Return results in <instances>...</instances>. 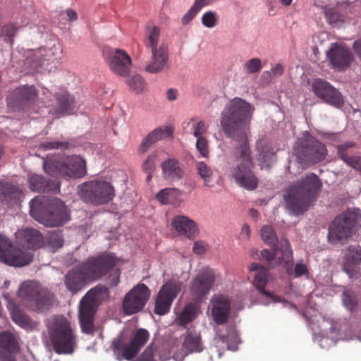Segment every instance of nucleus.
Here are the masks:
<instances>
[{
  "label": "nucleus",
  "mask_w": 361,
  "mask_h": 361,
  "mask_svg": "<svg viewBox=\"0 0 361 361\" xmlns=\"http://www.w3.org/2000/svg\"><path fill=\"white\" fill-rule=\"evenodd\" d=\"M253 110L249 103L235 97L225 106L221 118L225 135L236 142L233 152L235 164L230 168V176L240 187L250 191L255 190L259 184L253 171L255 162L247 138Z\"/></svg>",
  "instance_id": "1"
},
{
  "label": "nucleus",
  "mask_w": 361,
  "mask_h": 361,
  "mask_svg": "<svg viewBox=\"0 0 361 361\" xmlns=\"http://www.w3.org/2000/svg\"><path fill=\"white\" fill-rule=\"evenodd\" d=\"M118 259L112 253L88 258L85 262L68 270L64 276V284L73 295L80 291L87 283L96 281L114 268Z\"/></svg>",
  "instance_id": "2"
},
{
  "label": "nucleus",
  "mask_w": 361,
  "mask_h": 361,
  "mask_svg": "<svg viewBox=\"0 0 361 361\" xmlns=\"http://www.w3.org/2000/svg\"><path fill=\"white\" fill-rule=\"evenodd\" d=\"M322 185V182L316 174L308 173L286 190L283 197L286 207L295 214H302L315 200Z\"/></svg>",
  "instance_id": "3"
},
{
  "label": "nucleus",
  "mask_w": 361,
  "mask_h": 361,
  "mask_svg": "<svg viewBox=\"0 0 361 361\" xmlns=\"http://www.w3.org/2000/svg\"><path fill=\"white\" fill-rule=\"evenodd\" d=\"M30 212L40 224H44V220L53 221L51 226H62L71 219L70 211L64 202L56 197H35L30 202Z\"/></svg>",
  "instance_id": "4"
},
{
  "label": "nucleus",
  "mask_w": 361,
  "mask_h": 361,
  "mask_svg": "<svg viewBox=\"0 0 361 361\" xmlns=\"http://www.w3.org/2000/svg\"><path fill=\"white\" fill-rule=\"evenodd\" d=\"M44 169L51 176H61L65 179L80 178L87 175L85 160L79 155L48 158L44 162Z\"/></svg>",
  "instance_id": "5"
},
{
  "label": "nucleus",
  "mask_w": 361,
  "mask_h": 361,
  "mask_svg": "<svg viewBox=\"0 0 361 361\" xmlns=\"http://www.w3.org/2000/svg\"><path fill=\"white\" fill-rule=\"evenodd\" d=\"M49 334L56 353L70 354L74 351L76 336L66 318L63 316L54 317L49 324Z\"/></svg>",
  "instance_id": "6"
},
{
  "label": "nucleus",
  "mask_w": 361,
  "mask_h": 361,
  "mask_svg": "<svg viewBox=\"0 0 361 361\" xmlns=\"http://www.w3.org/2000/svg\"><path fill=\"white\" fill-rule=\"evenodd\" d=\"M18 296L30 309L40 312L49 310L54 302V295L50 290L31 281L21 284Z\"/></svg>",
  "instance_id": "7"
},
{
  "label": "nucleus",
  "mask_w": 361,
  "mask_h": 361,
  "mask_svg": "<svg viewBox=\"0 0 361 361\" xmlns=\"http://www.w3.org/2000/svg\"><path fill=\"white\" fill-rule=\"evenodd\" d=\"M146 39L145 46L152 53V61L146 66L145 71L149 73L161 72L168 61V47L164 43L159 44L160 30L155 25L145 27Z\"/></svg>",
  "instance_id": "8"
},
{
  "label": "nucleus",
  "mask_w": 361,
  "mask_h": 361,
  "mask_svg": "<svg viewBox=\"0 0 361 361\" xmlns=\"http://www.w3.org/2000/svg\"><path fill=\"white\" fill-rule=\"evenodd\" d=\"M293 153L300 164H314L326 158L328 150L324 144L306 131L302 137L298 139Z\"/></svg>",
  "instance_id": "9"
},
{
  "label": "nucleus",
  "mask_w": 361,
  "mask_h": 361,
  "mask_svg": "<svg viewBox=\"0 0 361 361\" xmlns=\"http://www.w3.org/2000/svg\"><path fill=\"white\" fill-rule=\"evenodd\" d=\"M77 195L85 203L101 205L113 200L115 192L109 181L97 179L78 185Z\"/></svg>",
  "instance_id": "10"
},
{
  "label": "nucleus",
  "mask_w": 361,
  "mask_h": 361,
  "mask_svg": "<svg viewBox=\"0 0 361 361\" xmlns=\"http://www.w3.org/2000/svg\"><path fill=\"white\" fill-rule=\"evenodd\" d=\"M33 259L30 252L13 245L5 235L0 234V261L13 267L28 265Z\"/></svg>",
  "instance_id": "11"
},
{
  "label": "nucleus",
  "mask_w": 361,
  "mask_h": 361,
  "mask_svg": "<svg viewBox=\"0 0 361 361\" xmlns=\"http://www.w3.org/2000/svg\"><path fill=\"white\" fill-rule=\"evenodd\" d=\"M150 297V290L144 283H138L124 297L123 310L126 314L131 315L142 310Z\"/></svg>",
  "instance_id": "12"
},
{
  "label": "nucleus",
  "mask_w": 361,
  "mask_h": 361,
  "mask_svg": "<svg viewBox=\"0 0 361 361\" xmlns=\"http://www.w3.org/2000/svg\"><path fill=\"white\" fill-rule=\"evenodd\" d=\"M181 290V283L168 281L164 283L156 297L154 312L157 315H164L171 309L174 299Z\"/></svg>",
  "instance_id": "13"
},
{
  "label": "nucleus",
  "mask_w": 361,
  "mask_h": 361,
  "mask_svg": "<svg viewBox=\"0 0 361 361\" xmlns=\"http://www.w3.org/2000/svg\"><path fill=\"white\" fill-rule=\"evenodd\" d=\"M311 88L318 98L332 106L340 108L344 104L341 92L324 79H314L312 82Z\"/></svg>",
  "instance_id": "14"
},
{
  "label": "nucleus",
  "mask_w": 361,
  "mask_h": 361,
  "mask_svg": "<svg viewBox=\"0 0 361 361\" xmlns=\"http://www.w3.org/2000/svg\"><path fill=\"white\" fill-rule=\"evenodd\" d=\"M215 281L213 269L205 267L200 271L190 283V292L195 300H202L211 290Z\"/></svg>",
  "instance_id": "15"
},
{
  "label": "nucleus",
  "mask_w": 361,
  "mask_h": 361,
  "mask_svg": "<svg viewBox=\"0 0 361 361\" xmlns=\"http://www.w3.org/2000/svg\"><path fill=\"white\" fill-rule=\"evenodd\" d=\"M250 271L255 272L253 276V285L256 289L264 295L267 300L268 303L280 302L281 298L265 289V286L268 282L269 271L264 267L257 263H252L250 266Z\"/></svg>",
  "instance_id": "16"
},
{
  "label": "nucleus",
  "mask_w": 361,
  "mask_h": 361,
  "mask_svg": "<svg viewBox=\"0 0 361 361\" xmlns=\"http://www.w3.org/2000/svg\"><path fill=\"white\" fill-rule=\"evenodd\" d=\"M18 244L30 250H37L44 245V237L33 227L20 229L15 233Z\"/></svg>",
  "instance_id": "17"
},
{
  "label": "nucleus",
  "mask_w": 361,
  "mask_h": 361,
  "mask_svg": "<svg viewBox=\"0 0 361 361\" xmlns=\"http://www.w3.org/2000/svg\"><path fill=\"white\" fill-rule=\"evenodd\" d=\"M106 61L111 70L120 76H126L130 72L131 59L126 51L116 49L109 53Z\"/></svg>",
  "instance_id": "18"
},
{
  "label": "nucleus",
  "mask_w": 361,
  "mask_h": 361,
  "mask_svg": "<svg viewBox=\"0 0 361 361\" xmlns=\"http://www.w3.org/2000/svg\"><path fill=\"white\" fill-rule=\"evenodd\" d=\"M332 67L340 71L347 68L353 60V56L346 47L335 44L326 53Z\"/></svg>",
  "instance_id": "19"
},
{
  "label": "nucleus",
  "mask_w": 361,
  "mask_h": 361,
  "mask_svg": "<svg viewBox=\"0 0 361 361\" xmlns=\"http://www.w3.org/2000/svg\"><path fill=\"white\" fill-rule=\"evenodd\" d=\"M96 303L84 297L80 303L79 319L82 331L92 334L94 331V316Z\"/></svg>",
  "instance_id": "20"
},
{
  "label": "nucleus",
  "mask_w": 361,
  "mask_h": 361,
  "mask_svg": "<svg viewBox=\"0 0 361 361\" xmlns=\"http://www.w3.org/2000/svg\"><path fill=\"white\" fill-rule=\"evenodd\" d=\"M20 346L16 336L9 331L0 333V360L16 361L13 353L19 350Z\"/></svg>",
  "instance_id": "21"
},
{
  "label": "nucleus",
  "mask_w": 361,
  "mask_h": 361,
  "mask_svg": "<svg viewBox=\"0 0 361 361\" xmlns=\"http://www.w3.org/2000/svg\"><path fill=\"white\" fill-rule=\"evenodd\" d=\"M211 303V314L214 322L218 325L226 323L228 319L231 307L228 299L223 295H216L212 299Z\"/></svg>",
  "instance_id": "22"
},
{
  "label": "nucleus",
  "mask_w": 361,
  "mask_h": 361,
  "mask_svg": "<svg viewBox=\"0 0 361 361\" xmlns=\"http://www.w3.org/2000/svg\"><path fill=\"white\" fill-rule=\"evenodd\" d=\"M30 188L37 192H54L60 191V181L54 179H45L43 176L37 174L32 175L29 178Z\"/></svg>",
  "instance_id": "23"
},
{
  "label": "nucleus",
  "mask_w": 361,
  "mask_h": 361,
  "mask_svg": "<svg viewBox=\"0 0 361 361\" xmlns=\"http://www.w3.org/2000/svg\"><path fill=\"white\" fill-rule=\"evenodd\" d=\"M22 197L21 190L16 185L0 180V201L8 206L16 204Z\"/></svg>",
  "instance_id": "24"
},
{
  "label": "nucleus",
  "mask_w": 361,
  "mask_h": 361,
  "mask_svg": "<svg viewBox=\"0 0 361 361\" xmlns=\"http://www.w3.org/2000/svg\"><path fill=\"white\" fill-rule=\"evenodd\" d=\"M173 130L169 126H161L155 128L142 140L139 147V152L145 153L155 142L165 137H171Z\"/></svg>",
  "instance_id": "25"
},
{
  "label": "nucleus",
  "mask_w": 361,
  "mask_h": 361,
  "mask_svg": "<svg viewBox=\"0 0 361 361\" xmlns=\"http://www.w3.org/2000/svg\"><path fill=\"white\" fill-rule=\"evenodd\" d=\"M161 168L163 178L168 181H178L183 177L184 171L176 159H167L161 163Z\"/></svg>",
  "instance_id": "26"
},
{
  "label": "nucleus",
  "mask_w": 361,
  "mask_h": 361,
  "mask_svg": "<svg viewBox=\"0 0 361 361\" xmlns=\"http://www.w3.org/2000/svg\"><path fill=\"white\" fill-rule=\"evenodd\" d=\"M256 149L258 152L257 160L260 162L261 169L270 168L275 161V151L271 145L265 140L257 142Z\"/></svg>",
  "instance_id": "27"
},
{
  "label": "nucleus",
  "mask_w": 361,
  "mask_h": 361,
  "mask_svg": "<svg viewBox=\"0 0 361 361\" xmlns=\"http://www.w3.org/2000/svg\"><path fill=\"white\" fill-rule=\"evenodd\" d=\"M56 104H51L54 107L56 114L69 113L75 108L74 97L69 94L65 89L54 90Z\"/></svg>",
  "instance_id": "28"
},
{
  "label": "nucleus",
  "mask_w": 361,
  "mask_h": 361,
  "mask_svg": "<svg viewBox=\"0 0 361 361\" xmlns=\"http://www.w3.org/2000/svg\"><path fill=\"white\" fill-rule=\"evenodd\" d=\"M354 227H329L328 239L333 244H345L352 237Z\"/></svg>",
  "instance_id": "29"
},
{
  "label": "nucleus",
  "mask_w": 361,
  "mask_h": 361,
  "mask_svg": "<svg viewBox=\"0 0 361 361\" xmlns=\"http://www.w3.org/2000/svg\"><path fill=\"white\" fill-rule=\"evenodd\" d=\"M13 97L18 104L26 105L35 102L37 92L33 86H20L13 90Z\"/></svg>",
  "instance_id": "30"
},
{
  "label": "nucleus",
  "mask_w": 361,
  "mask_h": 361,
  "mask_svg": "<svg viewBox=\"0 0 361 361\" xmlns=\"http://www.w3.org/2000/svg\"><path fill=\"white\" fill-rule=\"evenodd\" d=\"M361 220V212L358 209H350L338 215L331 226H355Z\"/></svg>",
  "instance_id": "31"
},
{
  "label": "nucleus",
  "mask_w": 361,
  "mask_h": 361,
  "mask_svg": "<svg viewBox=\"0 0 361 361\" xmlns=\"http://www.w3.org/2000/svg\"><path fill=\"white\" fill-rule=\"evenodd\" d=\"M216 338L223 343H226L228 350H236L238 345L240 343L239 335L235 329L232 327H226L225 332L222 330H218L216 333Z\"/></svg>",
  "instance_id": "32"
},
{
  "label": "nucleus",
  "mask_w": 361,
  "mask_h": 361,
  "mask_svg": "<svg viewBox=\"0 0 361 361\" xmlns=\"http://www.w3.org/2000/svg\"><path fill=\"white\" fill-rule=\"evenodd\" d=\"M183 350L188 355L192 353L201 352L202 345L200 334L196 331L188 332L183 343Z\"/></svg>",
  "instance_id": "33"
},
{
  "label": "nucleus",
  "mask_w": 361,
  "mask_h": 361,
  "mask_svg": "<svg viewBox=\"0 0 361 361\" xmlns=\"http://www.w3.org/2000/svg\"><path fill=\"white\" fill-rule=\"evenodd\" d=\"M54 52L51 49L40 48L33 52V68L37 71L45 66L46 62L52 59Z\"/></svg>",
  "instance_id": "34"
},
{
  "label": "nucleus",
  "mask_w": 361,
  "mask_h": 361,
  "mask_svg": "<svg viewBox=\"0 0 361 361\" xmlns=\"http://www.w3.org/2000/svg\"><path fill=\"white\" fill-rule=\"evenodd\" d=\"M11 317L16 324L23 329H30L34 326V323L30 317L16 306L11 309Z\"/></svg>",
  "instance_id": "35"
},
{
  "label": "nucleus",
  "mask_w": 361,
  "mask_h": 361,
  "mask_svg": "<svg viewBox=\"0 0 361 361\" xmlns=\"http://www.w3.org/2000/svg\"><path fill=\"white\" fill-rule=\"evenodd\" d=\"M180 196V191L174 188L161 190L157 195L156 199L162 204H173Z\"/></svg>",
  "instance_id": "36"
},
{
  "label": "nucleus",
  "mask_w": 361,
  "mask_h": 361,
  "mask_svg": "<svg viewBox=\"0 0 361 361\" xmlns=\"http://www.w3.org/2000/svg\"><path fill=\"white\" fill-rule=\"evenodd\" d=\"M63 237L61 231L49 232L44 237V247H49L53 252L61 248L63 245Z\"/></svg>",
  "instance_id": "37"
},
{
  "label": "nucleus",
  "mask_w": 361,
  "mask_h": 361,
  "mask_svg": "<svg viewBox=\"0 0 361 361\" xmlns=\"http://www.w3.org/2000/svg\"><path fill=\"white\" fill-rule=\"evenodd\" d=\"M196 308L194 305H186L176 319V323L181 326H185L192 322L195 318Z\"/></svg>",
  "instance_id": "38"
},
{
  "label": "nucleus",
  "mask_w": 361,
  "mask_h": 361,
  "mask_svg": "<svg viewBox=\"0 0 361 361\" xmlns=\"http://www.w3.org/2000/svg\"><path fill=\"white\" fill-rule=\"evenodd\" d=\"M114 349L122 351V357L126 360L133 359L140 350L130 341L126 344L121 343V342L116 343L114 344Z\"/></svg>",
  "instance_id": "39"
},
{
  "label": "nucleus",
  "mask_w": 361,
  "mask_h": 361,
  "mask_svg": "<svg viewBox=\"0 0 361 361\" xmlns=\"http://www.w3.org/2000/svg\"><path fill=\"white\" fill-rule=\"evenodd\" d=\"M361 257L352 256L351 259H348L343 265V271L348 275L351 279L358 278L360 271V262Z\"/></svg>",
  "instance_id": "40"
},
{
  "label": "nucleus",
  "mask_w": 361,
  "mask_h": 361,
  "mask_svg": "<svg viewBox=\"0 0 361 361\" xmlns=\"http://www.w3.org/2000/svg\"><path fill=\"white\" fill-rule=\"evenodd\" d=\"M279 243L280 244V249L278 247L276 249L281 252V257H279L280 262L285 264L291 262L293 261V252L290 243L286 239H281Z\"/></svg>",
  "instance_id": "41"
},
{
  "label": "nucleus",
  "mask_w": 361,
  "mask_h": 361,
  "mask_svg": "<svg viewBox=\"0 0 361 361\" xmlns=\"http://www.w3.org/2000/svg\"><path fill=\"white\" fill-rule=\"evenodd\" d=\"M342 300L343 305L351 312L356 308L358 302L357 295L351 289H345L343 290Z\"/></svg>",
  "instance_id": "42"
},
{
  "label": "nucleus",
  "mask_w": 361,
  "mask_h": 361,
  "mask_svg": "<svg viewBox=\"0 0 361 361\" xmlns=\"http://www.w3.org/2000/svg\"><path fill=\"white\" fill-rule=\"evenodd\" d=\"M109 293L108 288L103 286H97L91 288L85 295V297L97 303L103 300Z\"/></svg>",
  "instance_id": "43"
},
{
  "label": "nucleus",
  "mask_w": 361,
  "mask_h": 361,
  "mask_svg": "<svg viewBox=\"0 0 361 361\" xmlns=\"http://www.w3.org/2000/svg\"><path fill=\"white\" fill-rule=\"evenodd\" d=\"M149 338V334L148 331L145 329L140 328L135 331L130 341L137 347L139 350H140L147 342Z\"/></svg>",
  "instance_id": "44"
},
{
  "label": "nucleus",
  "mask_w": 361,
  "mask_h": 361,
  "mask_svg": "<svg viewBox=\"0 0 361 361\" xmlns=\"http://www.w3.org/2000/svg\"><path fill=\"white\" fill-rule=\"evenodd\" d=\"M261 235L265 243L271 247H276L279 240L273 227H262Z\"/></svg>",
  "instance_id": "45"
},
{
  "label": "nucleus",
  "mask_w": 361,
  "mask_h": 361,
  "mask_svg": "<svg viewBox=\"0 0 361 361\" xmlns=\"http://www.w3.org/2000/svg\"><path fill=\"white\" fill-rule=\"evenodd\" d=\"M196 168L200 176L204 180V185L209 186L208 183L210 181L213 175L212 169L203 161H199L196 164Z\"/></svg>",
  "instance_id": "46"
},
{
  "label": "nucleus",
  "mask_w": 361,
  "mask_h": 361,
  "mask_svg": "<svg viewBox=\"0 0 361 361\" xmlns=\"http://www.w3.org/2000/svg\"><path fill=\"white\" fill-rule=\"evenodd\" d=\"M356 145L355 142L349 141L345 142L343 144L338 145L336 147L337 155L339 159L343 161H345L350 155L349 154V150L350 148L355 147Z\"/></svg>",
  "instance_id": "47"
},
{
  "label": "nucleus",
  "mask_w": 361,
  "mask_h": 361,
  "mask_svg": "<svg viewBox=\"0 0 361 361\" xmlns=\"http://www.w3.org/2000/svg\"><path fill=\"white\" fill-rule=\"evenodd\" d=\"M128 85L136 93H140L145 87V82L141 75H135L129 80Z\"/></svg>",
  "instance_id": "48"
},
{
  "label": "nucleus",
  "mask_w": 361,
  "mask_h": 361,
  "mask_svg": "<svg viewBox=\"0 0 361 361\" xmlns=\"http://www.w3.org/2000/svg\"><path fill=\"white\" fill-rule=\"evenodd\" d=\"M218 21V15L215 11H209L202 16V23L208 28L214 27Z\"/></svg>",
  "instance_id": "49"
},
{
  "label": "nucleus",
  "mask_w": 361,
  "mask_h": 361,
  "mask_svg": "<svg viewBox=\"0 0 361 361\" xmlns=\"http://www.w3.org/2000/svg\"><path fill=\"white\" fill-rule=\"evenodd\" d=\"M70 147V143L68 142H54V141H45L39 145V148L47 149H66Z\"/></svg>",
  "instance_id": "50"
},
{
  "label": "nucleus",
  "mask_w": 361,
  "mask_h": 361,
  "mask_svg": "<svg viewBox=\"0 0 361 361\" xmlns=\"http://www.w3.org/2000/svg\"><path fill=\"white\" fill-rule=\"evenodd\" d=\"M262 68V61L259 58H252L247 61L244 65L245 70L250 74L259 72Z\"/></svg>",
  "instance_id": "51"
},
{
  "label": "nucleus",
  "mask_w": 361,
  "mask_h": 361,
  "mask_svg": "<svg viewBox=\"0 0 361 361\" xmlns=\"http://www.w3.org/2000/svg\"><path fill=\"white\" fill-rule=\"evenodd\" d=\"M16 30L17 28L14 25L8 24L2 27L1 34L6 37L5 40L12 44L13 42V37L16 33Z\"/></svg>",
  "instance_id": "52"
},
{
  "label": "nucleus",
  "mask_w": 361,
  "mask_h": 361,
  "mask_svg": "<svg viewBox=\"0 0 361 361\" xmlns=\"http://www.w3.org/2000/svg\"><path fill=\"white\" fill-rule=\"evenodd\" d=\"M157 159V154L153 152L142 164V170L147 173H152L155 169V162Z\"/></svg>",
  "instance_id": "53"
},
{
  "label": "nucleus",
  "mask_w": 361,
  "mask_h": 361,
  "mask_svg": "<svg viewBox=\"0 0 361 361\" xmlns=\"http://www.w3.org/2000/svg\"><path fill=\"white\" fill-rule=\"evenodd\" d=\"M196 148L203 157H207L209 154L208 142L205 137H198L196 142Z\"/></svg>",
  "instance_id": "54"
},
{
  "label": "nucleus",
  "mask_w": 361,
  "mask_h": 361,
  "mask_svg": "<svg viewBox=\"0 0 361 361\" xmlns=\"http://www.w3.org/2000/svg\"><path fill=\"white\" fill-rule=\"evenodd\" d=\"M171 226H195V224L186 216L176 215L173 218Z\"/></svg>",
  "instance_id": "55"
},
{
  "label": "nucleus",
  "mask_w": 361,
  "mask_h": 361,
  "mask_svg": "<svg viewBox=\"0 0 361 361\" xmlns=\"http://www.w3.org/2000/svg\"><path fill=\"white\" fill-rule=\"evenodd\" d=\"M345 164L354 169L355 170L361 172V156L353 155L350 156L345 161Z\"/></svg>",
  "instance_id": "56"
},
{
  "label": "nucleus",
  "mask_w": 361,
  "mask_h": 361,
  "mask_svg": "<svg viewBox=\"0 0 361 361\" xmlns=\"http://www.w3.org/2000/svg\"><path fill=\"white\" fill-rule=\"evenodd\" d=\"M192 129L194 136L198 138L202 137V135L207 131V127L204 121H200L193 125Z\"/></svg>",
  "instance_id": "57"
},
{
  "label": "nucleus",
  "mask_w": 361,
  "mask_h": 361,
  "mask_svg": "<svg viewBox=\"0 0 361 361\" xmlns=\"http://www.w3.org/2000/svg\"><path fill=\"white\" fill-rule=\"evenodd\" d=\"M199 11H197V8H195L193 5L192 7L189 9V11L184 15V16L182 18V23L183 25L188 24L193 18L197 14Z\"/></svg>",
  "instance_id": "58"
},
{
  "label": "nucleus",
  "mask_w": 361,
  "mask_h": 361,
  "mask_svg": "<svg viewBox=\"0 0 361 361\" xmlns=\"http://www.w3.org/2000/svg\"><path fill=\"white\" fill-rule=\"evenodd\" d=\"M262 257L267 259L268 262L274 260L279 255V250L274 249V251L264 249L261 252Z\"/></svg>",
  "instance_id": "59"
},
{
  "label": "nucleus",
  "mask_w": 361,
  "mask_h": 361,
  "mask_svg": "<svg viewBox=\"0 0 361 361\" xmlns=\"http://www.w3.org/2000/svg\"><path fill=\"white\" fill-rule=\"evenodd\" d=\"M308 274V270L305 264L297 263L294 269V276L298 278L302 275Z\"/></svg>",
  "instance_id": "60"
},
{
  "label": "nucleus",
  "mask_w": 361,
  "mask_h": 361,
  "mask_svg": "<svg viewBox=\"0 0 361 361\" xmlns=\"http://www.w3.org/2000/svg\"><path fill=\"white\" fill-rule=\"evenodd\" d=\"M177 232L181 235H186L189 238H191L192 232H195V227H175Z\"/></svg>",
  "instance_id": "61"
},
{
  "label": "nucleus",
  "mask_w": 361,
  "mask_h": 361,
  "mask_svg": "<svg viewBox=\"0 0 361 361\" xmlns=\"http://www.w3.org/2000/svg\"><path fill=\"white\" fill-rule=\"evenodd\" d=\"M206 251L205 246L202 242H196L194 244L193 252L197 255H203Z\"/></svg>",
  "instance_id": "62"
},
{
  "label": "nucleus",
  "mask_w": 361,
  "mask_h": 361,
  "mask_svg": "<svg viewBox=\"0 0 361 361\" xmlns=\"http://www.w3.org/2000/svg\"><path fill=\"white\" fill-rule=\"evenodd\" d=\"M111 286H116L120 281V271L116 269L113 275L110 276L109 278Z\"/></svg>",
  "instance_id": "63"
},
{
  "label": "nucleus",
  "mask_w": 361,
  "mask_h": 361,
  "mask_svg": "<svg viewBox=\"0 0 361 361\" xmlns=\"http://www.w3.org/2000/svg\"><path fill=\"white\" fill-rule=\"evenodd\" d=\"M215 0H195L193 6L199 11L203 6L212 4Z\"/></svg>",
  "instance_id": "64"
}]
</instances>
